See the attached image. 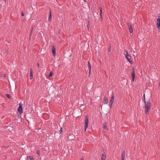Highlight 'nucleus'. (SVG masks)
<instances>
[{
	"label": "nucleus",
	"instance_id": "19",
	"mask_svg": "<svg viewBox=\"0 0 160 160\" xmlns=\"http://www.w3.org/2000/svg\"><path fill=\"white\" fill-rule=\"evenodd\" d=\"M124 55H125V57H126L127 56V55H128V54H129L128 52L127 51H125L124 52Z\"/></svg>",
	"mask_w": 160,
	"mask_h": 160
},
{
	"label": "nucleus",
	"instance_id": "21",
	"mask_svg": "<svg viewBox=\"0 0 160 160\" xmlns=\"http://www.w3.org/2000/svg\"><path fill=\"white\" fill-rule=\"evenodd\" d=\"M53 75V73L52 72H51L49 74V77H51Z\"/></svg>",
	"mask_w": 160,
	"mask_h": 160
},
{
	"label": "nucleus",
	"instance_id": "23",
	"mask_svg": "<svg viewBox=\"0 0 160 160\" xmlns=\"http://www.w3.org/2000/svg\"><path fill=\"white\" fill-rule=\"evenodd\" d=\"M62 132V128H61L60 130H59V134H61Z\"/></svg>",
	"mask_w": 160,
	"mask_h": 160
},
{
	"label": "nucleus",
	"instance_id": "3",
	"mask_svg": "<svg viewBox=\"0 0 160 160\" xmlns=\"http://www.w3.org/2000/svg\"><path fill=\"white\" fill-rule=\"evenodd\" d=\"M114 94L113 93L112 94V97L110 101V107L111 108L112 107V104L114 101Z\"/></svg>",
	"mask_w": 160,
	"mask_h": 160
},
{
	"label": "nucleus",
	"instance_id": "6",
	"mask_svg": "<svg viewBox=\"0 0 160 160\" xmlns=\"http://www.w3.org/2000/svg\"><path fill=\"white\" fill-rule=\"evenodd\" d=\"M22 105V104L21 103H20L19 106L18 108V112L21 113H22L23 112Z\"/></svg>",
	"mask_w": 160,
	"mask_h": 160
},
{
	"label": "nucleus",
	"instance_id": "31",
	"mask_svg": "<svg viewBox=\"0 0 160 160\" xmlns=\"http://www.w3.org/2000/svg\"><path fill=\"white\" fill-rule=\"evenodd\" d=\"M100 12H101V11H102V8L101 7H100Z\"/></svg>",
	"mask_w": 160,
	"mask_h": 160
},
{
	"label": "nucleus",
	"instance_id": "17",
	"mask_svg": "<svg viewBox=\"0 0 160 160\" xmlns=\"http://www.w3.org/2000/svg\"><path fill=\"white\" fill-rule=\"evenodd\" d=\"M88 67L89 68V69H90V70L91 69V65L90 64V62H88Z\"/></svg>",
	"mask_w": 160,
	"mask_h": 160
},
{
	"label": "nucleus",
	"instance_id": "8",
	"mask_svg": "<svg viewBox=\"0 0 160 160\" xmlns=\"http://www.w3.org/2000/svg\"><path fill=\"white\" fill-rule=\"evenodd\" d=\"M157 28H159L160 27V18H158L157 19Z\"/></svg>",
	"mask_w": 160,
	"mask_h": 160
},
{
	"label": "nucleus",
	"instance_id": "11",
	"mask_svg": "<svg viewBox=\"0 0 160 160\" xmlns=\"http://www.w3.org/2000/svg\"><path fill=\"white\" fill-rule=\"evenodd\" d=\"M51 11H50V12H49V18H48V21L49 22H51V19H52V15H51Z\"/></svg>",
	"mask_w": 160,
	"mask_h": 160
},
{
	"label": "nucleus",
	"instance_id": "18",
	"mask_svg": "<svg viewBox=\"0 0 160 160\" xmlns=\"http://www.w3.org/2000/svg\"><path fill=\"white\" fill-rule=\"evenodd\" d=\"M33 76V70L32 68H31L30 70V76Z\"/></svg>",
	"mask_w": 160,
	"mask_h": 160
},
{
	"label": "nucleus",
	"instance_id": "28",
	"mask_svg": "<svg viewBox=\"0 0 160 160\" xmlns=\"http://www.w3.org/2000/svg\"><path fill=\"white\" fill-rule=\"evenodd\" d=\"M33 27L32 26V30H31V33H30V36H31V35L32 32V30H33Z\"/></svg>",
	"mask_w": 160,
	"mask_h": 160
},
{
	"label": "nucleus",
	"instance_id": "16",
	"mask_svg": "<svg viewBox=\"0 0 160 160\" xmlns=\"http://www.w3.org/2000/svg\"><path fill=\"white\" fill-rule=\"evenodd\" d=\"M142 100L144 102L145 104H146V102L145 101V94H144L143 98H142Z\"/></svg>",
	"mask_w": 160,
	"mask_h": 160
},
{
	"label": "nucleus",
	"instance_id": "29",
	"mask_svg": "<svg viewBox=\"0 0 160 160\" xmlns=\"http://www.w3.org/2000/svg\"><path fill=\"white\" fill-rule=\"evenodd\" d=\"M90 22L88 21V28L89 25V23Z\"/></svg>",
	"mask_w": 160,
	"mask_h": 160
},
{
	"label": "nucleus",
	"instance_id": "15",
	"mask_svg": "<svg viewBox=\"0 0 160 160\" xmlns=\"http://www.w3.org/2000/svg\"><path fill=\"white\" fill-rule=\"evenodd\" d=\"M103 128L105 130H107V125H106V123L105 122L103 125Z\"/></svg>",
	"mask_w": 160,
	"mask_h": 160
},
{
	"label": "nucleus",
	"instance_id": "10",
	"mask_svg": "<svg viewBox=\"0 0 160 160\" xmlns=\"http://www.w3.org/2000/svg\"><path fill=\"white\" fill-rule=\"evenodd\" d=\"M103 100H104V103L105 104H106L108 103V98H107L105 97H104Z\"/></svg>",
	"mask_w": 160,
	"mask_h": 160
},
{
	"label": "nucleus",
	"instance_id": "27",
	"mask_svg": "<svg viewBox=\"0 0 160 160\" xmlns=\"http://www.w3.org/2000/svg\"><path fill=\"white\" fill-rule=\"evenodd\" d=\"M21 15H22V16H24V13L23 12V11H22V13H21Z\"/></svg>",
	"mask_w": 160,
	"mask_h": 160
},
{
	"label": "nucleus",
	"instance_id": "1",
	"mask_svg": "<svg viewBox=\"0 0 160 160\" xmlns=\"http://www.w3.org/2000/svg\"><path fill=\"white\" fill-rule=\"evenodd\" d=\"M145 104V113L146 115H148L149 113V111L151 108V103L150 102V99Z\"/></svg>",
	"mask_w": 160,
	"mask_h": 160
},
{
	"label": "nucleus",
	"instance_id": "2",
	"mask_svg": "<svg viewBox=\"0 0 160 160\" xmlns=\"http://www.w3.org/2000/svg\"><path fill=\"white\" fill-rule=\"evenodd\" d=\"M88 115H86V118L85 119V128H84V131H86V129L88 127Z\"/></svg>",
	"mask_w": 160,
	"mask_h": 160
},
{
	"label": "nucleus",
	"instance_id": "7",
	"mask_svg": "<svg viewBox=\"0 0 160 160\" xmlns=\"http://www.w3.org/2000/svg\"><path fill=\"white\" fill-rule=\"evenodd\" d=\"M126 57L127 58V59L128 60V61L130 62V63L132 64L133 62L132 59H131V56L129 54H128V55H127V56Z\"/></svg>",
	"mask_w": 160,
	"mask_h": 160
},
{
	"label": "nucleus",
	"instance_id": "30",
	"mask_svg": "<svg viewBox=\"0 0 160 160\" xmlns=\"http://www.w3.org/2000/svg\"><path fill=\"white\" fill-rule=\"evenodd\" d=\"M33 78V76H30V79L32 80Z\"/></svg>",
	"mask_w": 160,
	"mask_h": 160
},
{
	"label": "nucleus",
	"instance_id": "24",
	"mask_svg": "<svg viewBox=\"0 0 160 160\" xmlns=\"http://www.w3.org/2000/svg\"><path fill=\"white\" fill-rule=\"evenodd\" d=\"M91 70H90V69H89V76H88L89 77L91 75Z\"/></svg>",
	"mask_w": 160,
	"mask_h": 160
},
{
	"label": "nucleus",
	"instance_id": "9",
	"mask_svg": "<svg viewBox=\"0 0 160 160\" xmlns=\"http://www.w3.org/2000/svg\"><path fill=\"white\" fill-rule=\"evenodd\" d=\"M52 53L53 55L54 56H55L56 55V48L54 46H52Z\"/></svg>",
	"mask_w": 160,
	"mask_h": 160
},
{
	"label": "nucleus",
	"instance_id": "22",
	"mask_svg": "<svg viewBox=\"0 0 160 160\" xmlns=\"http://www.w3.org/2000/svg\"><path fill=\"white\" fill-rule=\"evenodd\" d=\"M100 17L101 19H103V17L102 15V12L101 11V12H100Z\"/></svg>",
	"mask_w": 160,
	"mask_h": 160
},
{
	"label": "nucleus",
	"instance_id": "12",
	"mask_svg": "<svg viewBox=\"0 0 160 160\" xmlns=\"http://www.w3.org/2000/svg\"><path fill=\"white\" fill-rule=\"evenodd\" d=\"M28 160H34L32 156H28L27 157Z\"/></svg>",
	"mask_w": 160,
	"mask_h": 160
},
{
	"label": "nucleus",
	"instance_id": "26",
	"mask_svg": "<svg viewBox=\"0 0 160 160\" xmlns=\"http://www.w3.org/2000/svg\"><path fill=\"white\" fill-rule=\"evenodd\" d=\"M37 153L39 155H40V151H39V150H38L37 151Z\"/></svg>",
	"mask_w": 160,
	"mask_h": 160
},
{
	"label": "nucleus",
	"instance_id": "35",
	"mask_svg": "<svg viewBox=\"0 0 160 160\" xmlns=\"http://www.w3.org/2000/svg\"><path fill=\"white\" fill-rule=\"evenodd\" d=\"M160 86V82H159V87Z\"/></svg>",
	"mask_w": 160,
	"mask_h": 160
},
{
	"label": "nucleus",
	"instance_id": "13",
	"mask_svg": "<svg viewBox=\"0 0 160 160\" xmlns=\"http://www.w3.org/2000/svg\"><path fill=\"white\" fill-rule=\"evenodd\" d=\"M125 156V152L124 151H123L122 154V156H121L122 159H124Z\"/></svg>",
	"mask_w": 160,
	"mask_h": 160
},
{
	"label": "nucleus",
	"instance_id": "25",
	"mask_svg": "<svg viewBox=\"0 0 160 160\" xmlns=\"http://www.w3.org/2000/svg\"><path fill=\"white\" fill-rule=\"evenodd\" d=\"M110 50H111V46H110L109 47H108V52H109L110 51Z\"/></svg>",
	"mask_w": 160,
	"mask_h": 160
},
{
	"label": "nucleus",
	"instance_id": "34",
	"mask_svg": "<svg viewBox=\"0 0 160 160\" xmlns=\"http://www.w3.org/2000/svg\"><path fill=\"white\" fill-rule=\"evenodd\" d=\"M84 1L85 2H87V0H84Z\"/></svg>",
	"mask_w": 160,
	"mask_h": 160
},
{
	"label": "nucleus",
	"instance_id": "37",
	"mask_svg": "<svg viewBox=\"0 0 160 160\" xmlns=\"http://www.w3.org/2000/svg\"><path fill=\"white\" fill-rule=\"evenodd\" d=\"M121 160H124V159H121Z\"/></svg>",
	"mask_w": 160,
	"mask_h": 160
},
{
	"label": "nucleus",
	"instance_id": "36",
	"mask_svg": "<svg viewBox=\"0 0 160 160\" xmlns=\"http://www.w3.org/2000/svg\"><path fill=\"white\" fill-rule=\"evenodd\" d=\"M4 1H5V2H6V0H4Z\"/></svg>",
	"mask_w": 160,
	"mask_h": 160
},
{
	"label": "nucleus",
	"instance_id": "5",
	"mask_svg": "<svg viewBox=\"0 0 160 160\" xmlns=\"http://www.w3.org/2000/svg\"><path fill=\"white\" fill-rule=\"evenodd\" d=\"M128 28L129 29V32L130 33H132L133 32V30L132 26L131 24L129 23H128L127 24Z\"/></svg>",
	"mask_w": 160,
	"mask_h": 160
},
{
	"label": "nucleus",
	"instance_id": "32",
	"mask_svg": "<svg viewBox=\"0 0 160 160\" xmlns=\"http://www.w3.org/2000/svg\"><path fill=\"white\" fill-rule=\"evenodd\" d=\"M84 160V158H81V160Z\"/></svg>",
	"mask_w": 160,
	"mask_h": 160
},
{
	"label": "nucleus",
	"instance_id": "14",
	"mask_svg": "<svg viewBox=\"0 0 160 160\" xmlns=\"http://www.w3.org/2000/svg\"><path fill=\"white\" fill-rule=\"evenodd\" d=\"M106 158V156L104 155V154H102L101 157V160H105Z\"/></svg>",
	"mask_w": 160,
	"mask_h": 160
},
{
	"label": "nucleus",
	"instance_id": "33",
	"mask_svg": "<svg viewBox=\"0 0 160 160\" xmlns=\"http://www.w3.org/2000/svg\"><path fill=\"white\" fill-rule=\"evenodd\" d=\"M37 65H38V68H39V64L38 63H37Z\"/></svg>",
	"mask_w": 160,
	"mask_h": 160
},
{
	"label": "nucleus",
	"instance_id": "20",
	"mask_svg": "<svg viewBox=\"0 0 160 160\" xmlns=\"http://www.w3.org/2000/svg\"><path fill=\"white\" fill-rule=\"evenodd\" d=\"M6 96L8 98H9V99H11V97L10 95V94H7L6 95Z\"/></svg>",
	"mask_w": 160,
	"mask_h": 160
},
{
	"label": "nucleus",
	"instance_id": "4",
	"mask_svg": "<svg viewBox=\"0 0 160 160\" xmlns=\"http://www.w3.org/2000/svg\"><path fill=\"white\" fill-rule=\"evenodd\" d=\"M132 77V81H134L135 77V71L134 68H132V72L131 73Z\"/></svg>",
	"mask_w": 160,
	"mask_h": 160
}]
</instances>
